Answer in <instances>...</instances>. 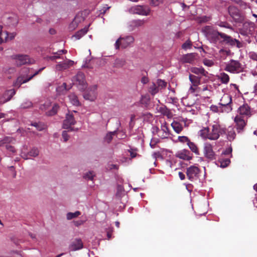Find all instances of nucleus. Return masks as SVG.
Returning a JSON list of instances; mask_svg holds the SVG:
<instances>
[{"mask_svg": "<svg viewBox=\"0 0 257 257\" xmlns=\"http://www.w3.org/2000/svg\"><path fill=\"white\" fill-rule=\"evenodd\" d=\"M50 103L49 102L45 103L44 104L40 106V109L42 110L46 111V114L47 116H53L56 114L57 112V111L59 108L58 105L56 103H55L52 108L49 110H47L49 107L50 106Z\"/></svg>", "mask_w": 257, "mask_h": 257, "instance_id": "4468645a", "label": "nucleus"}, {"mask_svg": "<svg viewBox=\"0 0 257 257\" xmlns=\"http://www.w3.org/2000/svg\"><path fill=\"white\" fill-rule=\"evenodd\" d=\"M129 11L133 14L148 16L150 14V10L147 7L137 5L131 8Z\"/></svg>", "mask_w": 257, "mask_h": 257, "instance_id": "f8f14e48", "label": "nucleus"}, {"mask_svg": "<svg viewBox=\"0 0 257 257\" xmlns=\"http://www.w3.org/2000/svg\"><path fill=\"white\" fill-rule=\"evenodd\" d=\"M15 141V139L11 137H5L3 140L0 141V147L3 146L5 144L7 145L8 144H10L13 143Z\"/></svg>", "mask_w": 257, "mask_h": 257, "instance_id": "c9c22d12", "label": "nucleus"}, {"mask_svg": "<svg viewBox=\"0 0 257 257\" xmlns=\"http://www.w3.org/2000/svg\"><path fill=\"white\" fill-rule=\"evenodd\" d=\"M134 38L132 36L120 37L115 43V48L118 49L121 46L122 48H126L134 42Z\"/></svg>", "mask_w": 257, "mask_h": 257, "instance_id": "1a4fd4ad", "label": "nucleus"}, {"mask_svg": "<svg viewBox=\"0 0 257 257\" xmlns=\"http://www.w3.org/2000/svg\"><path fill=\"white\" fill-rule=\"evenodd\" d=\"M133 24L135 26L140 27L145 24V21L141 20H135L133 22Z\"/></svg>", "mask_w": 257, "mask_h": 257, "instance_id": "3c124183", "label": "nucleus"}, {"mask_svg": "<svg viewBox=\"0 0 257 257\" xmlns=\"http://www.w3.org/2000/svg\"><path fill=\"white\" fill-rule=\"evenodd\" d=\"M128 152L130 153V156L132 158H134L136 157L137 155V153L134 152L132 149L128 150Z\"/></svg>", "mask_w": 257, "mask_h": 257, "instance_id": "69168bd1", "label": "nucleus"}, {"mask_svg": "<svg viewBox=\"0 0 257 257\" xmlns=\"http://www.w3.org/2000/svg\"><path fill=\"white\" fill-rule=\"evenodd\" d=\"M178 158L189 161L192 159V157L190 156V152L188 150H183L181 152L178 153L177 156Z\"/></svg>", "mask_w": 257, "mask_h": 257, "instance_id": "412c9836", "label": "nucleus"}, {"mask_svg": "<svg viewBox=\"0 0 257 257\" xmlns=\"http://www.w3.org/2000/svg\"><path fill=\"white\" fill-rule=\"evenodd\" d=\"M148 91L152 95H154L159 92V90L156 83L152 82L150 85Z\"/></svg>", "mask_w": 257, "mask_h": 257, "instance_id": "c85d7f7f", "label": "nucleus"}, {"mask_svg": "<svg viewBox=\"0 0 257 257\" xmlns=\"http://www.w3.org/2000/svg\"><path fill=\"white\" fill-rule=\"evenodd\" d=\"M187 145L191 151L194 153L196 155H199L200 154L198 148L194 143L190 141Z\"/></svg>", "mask_w": 257, "mask_h": 257, "instance_id": "7c9ffc66", "label": "nucleus"}, {"mask_svg": "<svg viewBox=\"0 0 257 257\" xmlns=\"http://www.w3.org/2000/svg\"><path fill=\"white\" fill-rule=\"evenodd\" d=\"M158 142L154 139H152L150 142V145L152 148H155L156 145Z\"/></svg>", "mask_w": 257, "mask_h": 257, "instance_id": "0e129e2a", "label": "nucleus"}, {"mask_svg": "<svg viewBox=\"0 0 257 257\" xmlns=\"http://www.w3.org/2000/svg\"><path fill=\"white\" fill-rule=\"evenodd\" d=\"M141 82L143 84H147L149 82V79L147 77H143L141 79Z\"/></svg>", "mask_w": 257, "mask_h": 257, "instance_id": "338daca9", "label": "nucleus"}, {"mask_svg": "<svg viewBox=\"0 0 257 257\" xmlns=\"http://www.w3.org/2000/svg\"><path fill=\"white\" fill-rule=\"evenodd\" d=\"M219 78L221 82L223 84L228 83L230 79L229 75L224 72H222L220 74Z\"/></svg>", "mask_w": 257, "mask_h": 257, "instance_id": "473e14b6", "label": "nucleus"}, {"mask_svg": "<svg viewBox=\"0 0 257 257\" xmlns=\"http://www.w3.org/2000/svg\"><path fill=\"white\" fill-rule=\"evenodd\" d=\"M209 17L205 16V17H203L201 18L200 22L201 23H205V22H207L208 21H209Z\"/></svg>", "mask_w": 257, "mask_h": 257, "instance_id": "774afa93", "label": "nucleus"}, {"mask_svg": "<svg viewBox=\"0 0 257 257\" xmlns=\"http://www.w3.org/2000/svg\"><path fill=\"white\" fill-rule=\"evenodd\" d=\"M167 84L166 81L160 79H158L156 82V84L157 87H158L159 90L165 88L167 86Z\"/></svg>", "mask_w": 257, "mask_h": 257, "instance_id": "4c0bfd02", "label": "nucleus"}, {"mask_svg": "<svg viewBox=\"0 0 257 257\" xmlns=\"http://www.w3.org/2000/svg\"><path fill=\"white\" fill-rule=\"evenodd\" d=\"M97 85H93L92 86L89 87V89H90V91L91 92H92L93 94L96 95L95 91L97 89Z\"/></svg>", "mask_w": 257, "mask_h": 257, "instance_id": "680f3d73", "label": "nucleus"}, {"mask_svg": "<svg viewBox=\"0 0 257 257\" xmlns=\"http://www.w3.org/2000/svg\"><path fill=\"white\" fill-rule=\"evenodd\" d=\"M83 245L81 239H76L73 241L70 246L71 250L75 251L83 248Z\"/></svg>", "mask_w": 257, "mask_h": 257, "instance_id": "6ab92c4d", "label": "nucleus"}, {"mask_svg": "<svg viewBox=\"0 0 257 257\" xmlns=\"http://www.w3.org/2000/svg\"><path fill=\"white\" fill-rule=\"evenodd\" d=\"M39 153V151L37 148H33L28 154L26 156H22V157L25 159H28V158L27 157V156L29 155L31 157H37L38 156Z\"/></svg>", "mask_w": 257, "mask_h": 257, "instance_id": "f704fd0d", "label": "nucleus"}, {"mask_svg": "<svg viewBox=\"0 0 257 257\" xmlns=\"http://www.w3.org/2000/svg\"><path fill=\"white\" fill-rule=\"evenodd\" d=\"M94 176L93 171H89L84 175L83 177L86 179L92 180Z\"/></svg>", "mask_w": 257, "mask_h": 257, "instance_id": "49530a36", "label": "nucleus"}, {"mask_svg": "<svg viewBox=\"0 0 257 257\" xmlns=\"http://www.w3.org/2000/svg\"><path fill=\"white\" fill-rule=\"evenodd\" d=\"M161 130L163 132V133L165 134V135H163V138H166L168 137V136L169 135V128L168 126V123L164 121L163 123L161 124Z\"/></svg>", "mask_w": 257, "mask_h": 257, "instance_id": "c756f323", "label": "nucleus"}, {"mask_svg": "<svg viewBox=\"0 0 257 257\" xmlns=\"http://www.w3.org/2000/svg\"><path fill=\"white\" fill-rule=\"evenodd\" d=\"M1 31H0V40L2 41V43L7 42L9 40V33L7 31H3V27L0 26Z\"/></svg>", "mask_w": 257, "mask_h": 257, "instance_id": "2f4dec72", "label": "nucleus"}, {"mask_svg": "<svg viewBox=\"0 0 257 257\" xmlns=\"http://www.w3.org/2000/svg\"><path fill=\"white\" fill-rule=\"evenodd\" d=\"M31 125L35 126L39 131H43L45 128V125L42 122H34Z\"/></svg>", "mask_w": 257, "mask_h": 257, "instance_id": "a19ab883", "label": "nucleus"}, {"mask_svg": "<svg viewBox=\"0 0 257 257\" xmlns=\"http://www.w3.org/2000/svg\"><path fill=\"white\" fill-rule=\"evenodd\" d=\"M203 64L205 66L211 67L214 65V62L211 60L205 59L203 60Z\"/></svg>", "mask_w": 257, "mask_h": 257, "instance_id": "864d4df0", "label": "nucleus"}, {"mask_svg": "<svg viewBox=\"0 0 257 257\" xmlns=\"http://www.w3.org/2000/svg\"><path fill=\"white\" fill-rule=\"evenodd\" d=\"M192 46V42L190 40H187L183 45L182 48L184 49H190Z\"/></svg>", "mask_w": 257, "mask_h": 257, "instance_id": "09e8293b", "label": "nucleus"}, {"mask_svg": "<svg viewBox=\"0 0 257 257\" xmlns=\"http://www.w3.org/2000/svg\"><path fill=\"white\" fill-rule=\"evenodd\" d=\"M178 140L179 142L182 143H187V144L190 142L189 139L186 136H179Z\"/></svg>", "mask_w": 257, "mask_h": 257, "instance_id": "de8ad7c7", "label": "nucleus"}, {"mask_svg": "<svg viewBox=\"0 0 257 257\" xmlns=\"http://www.w3.org/2000/svg\"><path fill=\"white\" fill-rule=\"evenodd\" d=\"M228 12L235 23H242L244 22L245 16L236 7L234 6H229Z\"/></svg>", "mask_w": 257, "mask_h": 257, "instance_id": "7ed1b4c3", "label": "nucleus"}, {"mask_svg": "<svg viewBox=\"0 0 257 257\" xmlns=\"http://www.w3.org/2000/svg\"><path fill=\"white\" fill-rule=\"evenodd\" d=\"M210 110L213 112H218L219 111V108L218 107L215 105H211Z\"/></svg>", "mask_w": 257, "mask_h": 257, "instance_id": "bf43d9fd", "label": "nucleus"}, {"mask_svg": "<svg viewBox=\"0 0 257 257\" xmlns=\"http://www.w3.org/2000/svg\"><path fill=\"white\" fill-rule=\"evenodd\" d=\"M116 134V131H113L107 134L105 137V140L108 143H110L112 139L113 136L115 135Z\"/></svg>", "mask_w": 257, "mask_h": 257, "instance_id": "37998d69", "label": "nucleus"}, {"mask_svg": "<svg viewBox=\"0 0 257 257\" xmlns=\"http://www.w3.org/2000/svg\"><path fill=\"white\" fill-rule=\"evenodd\" d=\"M161 0H151V4L154 6H158L161 3Z\"/></svg>", "mask_w": 257, "mask_h": 257, "instance_id": "052dcab7", "label": "nucleus"}, {"mask_svg": "<svg viewBox=\"0 0 257 257\" xmlns=\"http://www.w3.org/2000/svg\"><path fill=\"white\" fill-rule=\"evenodd\" d=\"M232 151V149L231 147L228 148L224 151L221 155H231V152Z\"/></svg>", "mask_w": 257, "mask_h": 257, "instance_id": "13d9d810", "label": "nucleus"}, {"mask_svg": "<svg viewBox=\"0 0 257 257\" xmlns=\"http://www.w3.org/2000/svg\"><path fill=\"white\" fill-rule=\"evenodd\" d=\"M234 128L238 134H242L245 131L247 125V118H242L240 115H236L234 118Z\"/></svg>", "mask_w": 257, "mask_h": 257, "instance_id": "39448f33", "label": "nucleus"}, {"mask_svg": "<svg viewBox=\"0 0 257 257\" xmlns=\"http://www.w3.org/2000/svg\"><path fill=\"white\" fill-rule=\"evenodd\" d=\"M12 59L15 60L17 66H21L25 64H31L34 63V60L31 58L27 55L14 54L11 56Z\"/></svg>", "mask_w": 257, "mask_h": 257, "instance_id": "20e7f679", "label": "nucleus"}, {"mask_svg": "<svg viewBox=\"0 0 257 257\" xmlns=\"http://www.w3.org/2000/svg\"><path fill=\"white\" fill-rule=\"evenodd\" d=\"M69 98L71 103L74 105L78 106L79 105V101L77 96L74 94H71L69 95Z\"/></svg>", "mask_w": 257, "mask_h": 257, "instance_id": "e433bc0d", "label": "nucleus"}, {"mask_svg": "<svg viewBox=\"0 0 257 257\" xmlns=\"http://www.w3.org/2000/svg\"><path fill=\"white\" fill-rule=\"evenodd\" d=\"M44 68L40 69L39 70L36 71L33 75L30 76L28 78H25L24 76H20L17 78L16 80L14 82L13 85L15 87H17L19 88L20 86L25 83H26L31 80L35 76L38 75L39 72H40L42 70H43Z\"/></svg>", "mask_w": 257, "mask_h": 257, "instance_id": "2eb2a0df", "label": "nucleus"}, {"mask_svg": "<svg viewBox=\"0 0 257 257\" xmlns=\"http://www.w3.org/2000/svg\"><path fill=\"white\" fill-rule=\"evenodd\" d=\"M32 106V103L30 101H27L22 103L21 105V107L22 108H28Z\"/></svg>", "mask_w": 257, "mask_h": 257, "instance_id": "8fccbe9b", "label": "nucleus"}, {"mask_svg": "<svg viewBox=\"0 0 257 257\" xmlns=\"http://www.w3.org/2000/svg\"><path fill=\"white\" fill-rule=\"evenodd\" d=\"M150 101V98L147 96H142L141 102L142 104H148Z\"/></svg>", "mask_w": 257, "mask_h": 257, "instance_id": "603ef678", "label": "nucleus"}, {"mask_svg": "<svg viewBox=\"0 0 257 257\" xmlns=\"http://www.w3.org/2000/svg\"><path fill=\"white\" fill-rule=\"evenodd\" d=\"M6 147L7 150L12 152L13 154H14L16 152V150L13 146L9 145H6Z\"/></svg>", "mask_w": 257, "mask_h": 257, "instance_id": "4d7b16f0", "label": "nucleus"}, {"mask_svg": "<svg viewBox=\"0 0 257 257\" xmlns=\"http://www.w3.org/2000/svg\"><path fill=\"white\" fill-rule=\"evenodd\" d=\"M219 53L220 54H223V55H226L227 56H228L230 54V51L229 50H226V49H221L219 51Z\"/></svg>", "mask_w": 257, "mask_h": 257, "instance_id": "5fc2aeb1", "label": "nucleus"}, {"mask_svg": "<svg viewBox=\"0 0 257 257\" xmlns=\"http://www.w3.org/2000/svg\"><path fill=\"white\" fill-rule=\"evenodd\" d=\"M83 20L84 18L82 16V14H78L74 18L72 23H75V24H78Z\"/></svg>", "mask_w": 257, "mask_h": 257, "instance_id": "c03bdc74", "label": "nucleus"}, {"mask_svg": "<svg viewBox=\"0 0 257 257\" xmlns=\"http://www.w3.org/2000/svg\"><path fill=\"white\" fill-rule=\"evenodd\" d=\"M76 121L72 114H67L65 119L63 121V128L64 129H69L71 131L74 130L71 128V125L75 124Z\"/></svg>", "mask_w": 257, "mask_h": 257, "instance_id": "dca6fc26", "label": "nucleus"}, {"mask_svg": "<svg viewBox=\"0 0 257 257\" xmlns=\"http://www.w3.org/2000/svg\"><path fill=\"white\" fill-rule=\"evenodd\" d=\"M83 97L86 100L93 101V100H94V99L96 98V95L93 94L91 92H90L89 93L85 92L83 95Z\"/></svg>", "mask_w": 257, "mask_h": 257, "instance_id": "58836bf2", "label": "nucleus"}, {"mask_svg": "<svg viewBox=\"0 0 257 257\" xmlns=\"http://www.w3.org/2000/svg\"><path fill=\"white\" fill-rule=\"evenodd\" d=\"M199 134L203 139L209 140V128L208 127H204L199 131Z\"/></svg>", "mask_w": 257, "mask_h": 257, "instance_id": "cd10ccee", "label": "nucleus"}, {"mask_svg": "<svg viewBox=\"0 0 257 257\" xmlns=\"http://www.w3.org/2000/svg\"><path fill=\"white\" fill-rule=\"evenodd\" d=\"M67 84L66 83H63L62 85L59 86L57 88V91L58 92H62V93H64V92H66L67 90H68L69 88H67Z\"/></svg>", "mask_w": 257, "mask_h": 257, "instance_id": "a18cd8bd", "label": "nucleus"}, {"mask_svg": "<svg viewBox=\"0 0 257 257\" xmlns=\"http://www.w3.org/2000/svg\"><path fill=\"white\" fill-rule=\"evenodd\" d=\"M62 136L64 142H66L69 140V136L68 135L67 132L66 131H63L62 132Z\"/></svg>", "mask_w": 257, "mask_h": 257, "instance_id": "6e6d98bb", "label": "nucleus"}, {"mask_svg": "<svg viewBox=\"0 0 257 257\" xmlns=\"http://www.w3.org/2000/svg\"><path fill=\"white\" fill-rule=\"evenodd\" d=\"M74 64V62L73 61L67 60L65 62L57 64L55 68L57 71H62L68 69L69 67L73 66Z\"/></svg>", "mask_w": 257, "mask_h": 257, "instance_id": "a211bd4d", "label": "nucleus"}, {"mask_svg": "<svg viewBox=\"0 0 257 257\" xmlns=\"http://www.w3.org/2000/svg\"><path fill=\"white\" fill-rule=\"evenodd\" d=\"M189 80L192 83L193 86H198L201 83V77L190 74L189 76Z\"/></svg>", "mask_w": 257, "mask_h": 257, "instance_id": "393cba45", "label": "nucleus"}, {"mask_svg": "<svg viewBox=\"0 0 257 257\" xmlns=\"http://www.w3.org/2000/svg\"><path fill=\"white\" fill-rule=\"evenodd\" d=\"M203 154L207 159L210 160L216 159V155L213 150V146L208 143H205L203 147Z\"/></svg>", "mask_w": 257, "mask_h": 257, "instance_id": "9b49d317", "label": "nucleus"}, {"mask_svg": "<svg viewBox=\"0 0 257 257\" xmlns=\"http://www.w3.org/2000/svg\"><path fill=\"white\" fill-rule=\"evenodd\" d=\"M234 128L232 126H229L227 131V138L230 142L233 141L236 137V133Z\"/></svg>", "mask_w": 257, "mask_h": 257, "instance_id": "5701e85b", "label": "nucleus"}, {"mask_svg": "<svg viewBox=\"0 0 257 257\" xmlns=\"http://www.w3.org/2000/svg\"><path fill=\"white\" fill-rule=\"evenodd\" d=\"M74 84L76 85L78 89L81 91L84 90L87 87V83L83 73L79 72L72 80Z\"/></svg>", "mask_w": 257, "mask_h": 257, "instance_id": "6e6552de", "label": "nucleus"}, {"mask_svg": "<svg viewBox=\"0 0 257 257\" xmlns=\"http://www.w3.org/2000/svg\"><path fill=\"white\" fill-rule=\"evenodd\" d=\"M88 31V28L85 27L83 29L77 32L73 36L72 38H75V40H79L84 35H85Z\"/></svg>", "mask_w": 257, "mask_h": 257, "instance_id": "bb28decb", "label": "nucleus"}, {"mask_svg": "<svg viewBox=\"0 0 257 257\" xmlns=\"http://www.w3.org/2000/svg\"><path fill=\"white\" fill-rule=\"evenodd\" d=\"M67 51L66 50H61L58 51L56 52H54L53 54H57L58 55H61L63 54H66V53H67Z\"/></svg>", "mask_w": 257, "mask_h": 257, "instance_id": "e2e57ef3", "label": "nucleus"}, {"mask_svg": "<svg viewBox=\"0 0 257 257\" xmlns=\"http://www.w3.org/2000/svg\"><path fill=\"white\" fill-rule=\"evenodd\" d=\"M173 130L177 133L180 134L183 130V126L179 121L174 120L171 124Z\"/></svg>", "mask_w": 257, "mask_h": 257, "instance_id": "4be33fe9", "label": "nucleus"}, {"mask_svg": "<svg viewBox=\"0 0 257 257\" xmlns=\"http://www.w3.org/2000/svg\"><path fill=\"white\" fill-rule=\"evenodd\" d=\"M219 162L220 163V167L222 168L226 167L230 163V159L226 158L223 159V158L219 159Z\"/></svg>", "mask_w": 257, "mask_h": 257, "instance_id": "ea45409f", "label": "nucleus"}, {"mask_svg": "<svg viewBox=\"0 0 257 257\" xmlns=\"http://www.w3.org/2000/svg\"><path fill=\"white\" fill-rule=\"evenodd\" d=\"M237 115H240L242 118H248L250 117L251 114V108L247 103H244L241 105L237 109Z\"/></svg>", "mask_w": 257, "mask_h": 257, "instance_id": "ddd939ff", "label": "nucleus"}, {"mask_svg": "<svg viewBox=\"0 0 257 257\" xmlns=\"http://www.w3.org/2000/svg\"><path fill=\"white\" fill-rule=\"evenodd\" d=\"M211 131L209 128V140H217L220 135L222 132H224L223 128H221L220 124L217 122H214L212 124H210Z\"/></svg>", "mask_w": 257, "mask_h": 257, "instance_id": "0eeeda50", "label": "nucleus"}, {"mask_svg": "<svg viewBox=\"0 0 257 257\" xmlns=\"http://www.w3.org/2000/svg\"><path fill=\"white\" fill-rule=\"evenodd\" d=\"M81 214V212L79 211H77L74 213L69 212L67 214V219L68 220L72 219V218H75Z\"/></svg>", "mask_w": 257, "mask_h": 257, "instance_id": "79ce46f5", "label": "nucleus"}, {"mask_svg": "<svg viewBox=\"0 0 257 257\" xmlns=\"http://www.w3.org/2000/svg\"><path fill=\"white\" fill-rule=\"evenodd\" d=\"M190 71L197 75L201 74L202 76H206L208 74V72L205 71L203 67H192Z\"/></svg>", "mask_w": 257, "mask_h": 257, "instance_id": "b1692460", "label": "nucleus"}, {"mask_svg": "<svg viewBox=\"0 0 257 257\" xmlns=\"http://www.w3.org/2000/svg\"><path fill=\"white\" fill-rule=\"evenodd\" d=\"M186 173L187 178L191 181H193L199 178L200 170L196 166H191L187 168Z\"/></svg>", "mask_w": 257, "mask_h": 257, "instance_id": "9d476101", "label": "nucleus"}, {"mask_svg": "<svg viewBox=\"0 0 257 257\" xmlns=\"http://www.w3.org/2000/svg\"><path fill=\"white\" fill-rule=\"evenodd\" d=\"M231 96L227 94H224L222 96L220 102L219 103V105L222 106V112H224L226 113L230 112L232 109V108L231 105Z\"/></svg>", "mask_w": 257, "mask_h": 257, "instance_id": "423d86ee", "label": "nucleus"}, {"mask_svg": "<svg viewBox=\"0 0 257 257\" xmlns=\"http://www.w3.org/2000/svg\"><path fill=\"white\" fill-rule=\"evenodd\" d=\"M15 94L16 91L14 89L6 91L3 96L0 97V103L4 104L9 101Z\"/></svg>", "mask_w": 257, "mask_h": 257, "instance_id": "f3484780", "label": "nucleus"}, {"mask_svg": "<svg viewBox=\"0 0 257 257\" xmlns=\"http://www.w3.org/2000/svg\"><path fill=\"white\" fill-rule=\"evenodd\" d=\"M202 31L211 43L225 44L231 47L236 46L237 48L243 47V43L225 33L219 32L212 26H206L203 28Z\"/></svg>", "mask_w": 257, "mask_h": 257, "instance_id": "f257e3e1", "label": "nucleus"}, {"mask_svg": "<svg viewBox=\"0 0 257 257\" xmlns=\"http://www.w3.org/2000/svg\"><path fill=\"white\" fill-rule=\"evenodd\" d=\"M197 56V54L195 53H191L186 54L183 56L182 60L185 63H193Z\"/></svg>", "mask_w": 257, "mask_h": 257, "instance_id": "aec40b11", "label": "nucleus"}, {"mask_svg": "<svg viewBox=\"0 0 257 257\" xmlns=\"http://www.w3.org/2000/svg\"><path fill=\"white\" fill-rule=\"evenodd\" d=\"M242 64L238 60L231 59L225 65L224 70L231 73H239L243 71Z\"/></svg>", "mask_w": 257, "mask_h": 257, "instance_id": "f03ea898", "label": "nucleus"}, {"mask_svg": "<svg viewBox=\"0 0 257 257\" xmlns=\"http://www.w3.org/2000/svg\"><path fill=\"white\" fill-rule=\"evenodd\" d=\"M215 25L222 28H225L230 30H233L232 26L226 21H218L216 22Z\"/></svg>", "mask_w": 257, "mask_h": 257, "instance_id": "72a5a7b5", "label": "nucleus"}, {"mask_svg": "<svg viewBox=\"0 0 257 257\" xmlns=\"http://www.w3.org/2000/svg\"><path fill=\"white\" fill-rule=\"evenodd\" d=\"M159 111L164 115L167 117L168 118H171L173 114L171 110L166 106L161 107L159 108Z\"/></svg>", "mask_w": 257, "mask_h": 257, "instance_id": "a878e982", "label": "nucleus"}]
</instances>
